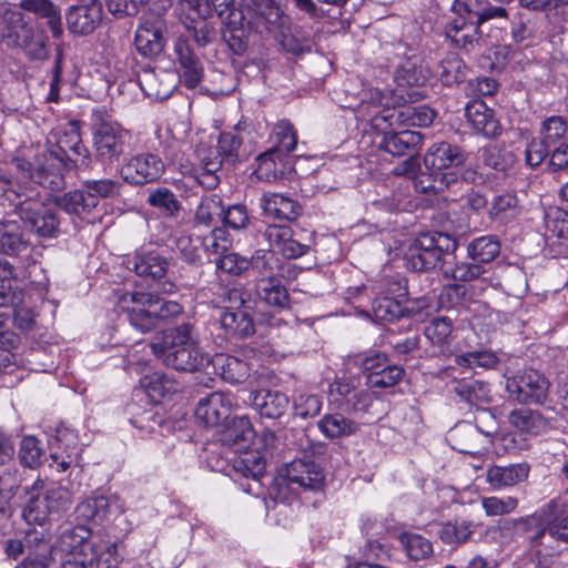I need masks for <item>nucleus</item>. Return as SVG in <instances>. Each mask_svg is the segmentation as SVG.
<instances>
[{
	"instance_id": "1",
	"label": "nucleus",
	"mask_w": 568,
	"mask_h": 568,
	"mask_svg": "<svg viewBox=\"0 0 568 568\" xmlns=\"http://www.w3.org/2000/svg\"><path fill=\"white\" fill-rule=\"evenodd\" d=\"M16 161L23 178L36 181L47 190L59 191L65 186L67 173L91 169L92 154L79 130L71 129L59 134L55 143H48L43 152Z\"/></svg>"
},
{
	"instance_id": "2",
	"label": "nucleus",
	"mask_w": 568,
	"mask_h": 568,
	"mask_svg": "<svg viewBox=\"0 0 568 568\" xmlns=\"http://www.w3.org/2000/svg\"><path fill=\"white\" fill-rule=\"evenodd\" d=\"M432 307L427 296L410 298L408 281L405 277L386 281L372 301V316L375 323H394L404 318L415 320Z\"/></svg>"
},
{
	"instance_id": "3",
	"label": "nucleus",
	"mask_w": 568,
	"mask_h": 568,
	"mask_svg": "<svg viewBox=\"0 0 568 568\" xmlns=\"http://www.w3.org/2000/svg\"><path fill=\"white\" fill-rule=\"evenodd\" d=\"M90 121L95 161L103 166H113L125 161L131 146V132L113 120L104 106L94 108Z\"/></svg>"
},
{
	"instance_id": "4",
	"label": "nucleus",
	"mask_w": 568,
	"mask_h": 568,
	"mask_svg": "<svg viewBox=\"0 0 568 568\" xmlns=\"http://www.w3.org/2000/svg\"><path fill=\"white\" fill-rule=\"evenodd\" d=\"M43 489L44 481L40 477L26 487L29 498L22 510V518L28 525L45 526L60 519L72 506V494L68 488L54 485L44 491Z\"/></svg>"
},
{
	"instance_id": "5",
	"label": "nucleus",
	"mask_w": 568,
	"mask_h": 568,
	"mask_svg": "<svg viewBox=\"0 0 568 568\" xmlns=\"http://www.w3.org/2000/svg\"><path fill=\"white\" fill-rule=\"evenodd\" d=\"M369 123L375 135L374 142L378 149L393 156H409L404 162L403 173L413 172V156L418 154L422 149L424 134L403 126L399 128L396 122L379 112L371 119Z\"/></svg>"
},
{
	"instance_id": "6",
	"label": "nucleus",
	"mask_w": 568,
	"mask_h": 568,
	"mask_svg": "<svg viewBox=\"0 0 568 568\" xmlns=\"http://www.w3.org/2000/svg\"><path fill=\"white\" fill-rule=\"evenodd\" d=\"M32 184L19 199L20 203H16L10 211L17 212L23 226L38 237H57L60 224L58 212L41 199L40 187H44L38 183Z\"/></svg>"
},
{
	"instance_id": "7",
	"label": "nucleus",
	"mask_w": 568,
	"mask_h": 568,
	"mask_svg": "<svg viewBox=\"0 0 568 568\" xmlns=\"http://www.w3.org/2000/svg\"><path fill=\"white\" fill-rule=\"evenodd\" d=\"M457 241L442 232L422 233L409 245L404 261L407 270L429 272L442 266L444 255L457 248Z\"/></svg>"
},
{
	"instance_id": "8",
	"label": "nucleus",
	"mask_w": 568,
	"mask_h": 568,
	"mask_svg": "<svg viewBox=\"0 0 568 568\" xmlns=\"http://www.w3.org/2000/svg\"><path fill=\"white\" fill-rule=\"evenodd\" d=\"M465 160V154L458 145L445 141L434 143L424 156V164L430 171L429 175L434 176V183L424 184V180H420L422 191L437 193L443 186H449L457 180L456 173H444L443 170L457 168Z\"/></svg>"
},
{
	"instance_id": "9",
	"label": "nucleus",
	"mask_w": 568,
	"mask_h": 568,
	"mask_svg": "<svg viewBox=\"0 0 568 568\" xmlns=\"http://www.w3.org/2000/svg\"><path fill=\"white\" fill-rule=\"evenodd\" d=\"M229 304L220 311V327L226 339L244 341L256 333L254 310L241 293L231 290L227 293Z\"/></svg>"
},
{
	"instance_id": "10",
	"label": "nucleus",
	"mask_w": 568,
	"mask_h": 568,
	"mask_svg": "<svg viewBox=\"0 0 568 568\" xmlns=\"http://www.w3.org/2000/svg\"><path fill=\"white\" fill-rule=\"evenodd\" d=\"M126 264L128 268H132L138 276L143 277L150 285H155L160 293H175L178 288L175 283L165 280L169 260L159 248L142 246L126 260Z\"/></svg>"
},
{
	"instance_id": "11",
	"label": "nucleus",
	"mask_w": 568,
	"mask_h": 568,
	"mask_svg": "<svg viewBox=\"0 0 568 568\" xmlns=\"http://www.w3.org/2000/svg\"><path fill=\"white\" fill-rule=\"evenodd\" d=\"M3 38L9 45L21 48L32 60L47 57V37L42 32H36L21 12L12 11L7 14Z\"/></svg>"
},
{
	"instance_id": "12",
	"label": "nucleus",
	"mask_w": 568,
	"mask_h": 568,
	"mask_svg": "<svg viewBox=\"0 0 568 568\" xmlns=\"http://www.w3.org/2000/svg\"><path fill=\"white\" fill-rule=\"evenodd\" d=\"M554 504H544L532 514L519 517V540L527 542L528 548L536 550L538 554L552 556L557 552L556 547L545 542V538L549 537L550 516Z\"/></svg>"
},
{
	"instance_id": "13",
	"label": "nucleus",
	"mask_w": 568,
	"mask_h": 568,
	"mask_svg": "<svg viewBox=\"0 0 568 568\" xmlns=\"http://www.w3.org/2000/svg\"><path fill=\"white\" fill-rule=\"evenodd\" d=\"M507 388L521 405L545 406L549 398L550 382L539 371L527 368L516 375Z\"/></svg>"
},
{
	"instance_id": "14",
	"label": "nucleus",
	"mask_w": 568,
	"mask_h": 568,
	"mask_svg": "<svg viewBox=\"0 0 568 568\" xmlns=\"http://www.w3.org/2000/svg\"><path fill=\"white\" fill-rule=\"evenodd\" d=\"M359 367L369 388L394 387L405 375V368L392 363L388 355L382 352H372L365 355Z\"/></svg>"
},
{
	"instance_id": "15",
	"label": "nucleus",
	"mask_w": 568,
	"mask_h": 568,
	"mask_svg": "<svg viewBox=\"0 0 568 568\" xmlns=\"http://www.w3.org/2000/svg\"><path fill=\"white\" fill-rule=\"evenodd\" d=\"M119 172L123 182L142 186L159 181L165 172V165L159 154L146 151L125 160Z\"/></svg>"
},
{
	"instance_id": "16",
	"label": "nucleus",
	"mask_w": 568,
	"mask_h": 568,
	"mask_svg": "<svg viewBox=\"0 0 568 568\" xmlns=\"http://www.w3.org/2000/svg\"><path fill=\"white\" fill-rule=\"evenodd\" d=\"M263 236L268 243L270 251L285 260L300 258L311 251L310 241H305L302 233L295 232L288 224H267Z\"/></svg>"
},
{
	"instance_id": "17",
	"label": "nucleus",
	"mask_w": 568,
	"mask_h": 568,
	"mask_svg": "<svg viewBox=\"0 0 568 568\" xmlns=\"http://www.w3.org/2000/svg\"><path fill=\"white\" fill-rule=\"evenodd\" d=\"M173 63L186 89L194 90L201 84L205 74L204 64L189 38L180 36L174 41Z\"/></svg>"
},
{
	"instance_id": "18",
	"label": "nucleus",
	"mask_w": 568,
	"mask_h": 568,
	"mask_svg": "<svg viewBox=\"0 0 568 568\" xmlns=\"http://www.w3.org/2000/svg\"><path fill=\"white\" fill-rule=\"evenodd\" d=\"M240 19L246 20L251 29L263 33L281 31L286 17L274 0H245Z\"/></svg>"
},
{
	"instance_id": "19",
	"label": "nucleus",
	"mask_w": 568,
	"mask_h": 568,
	"mask_svg": "<svg viewBox=\"0 0 568 568\" xmlns=\"http://www.w3.org/2000/svg\"><path fill=\"white\" fill-rule=\"evenodd\" d=\"M34 246L31 244L23 224L17 220L0 221V253L14 257L22 267L36 263Z\"/></svg>"
},
{
	"instance_id": "20",
	"label": "nucleus",
	"mask_w": 568,
	"mask_h": 568,
	"mask_svg": "<svg viewBox=\"0 0 568 568\" xmlns=\"http://www.w3.org/2000/svg\"><path fill=\"white\" fill-rule=\"evenodd\" d=\"M103 13V4L100 0H83L71 4L64 13L67 28L73 36H89L102 23Z\"/></svg>"
},
{
	"instance_id": "21",
	"label": "nucleus",
	"mask_w": 568,
	"mask_h": 568,
	"mask_svg": "<svg viewBox=\"0 0 568 568\" xmlns=\"http://www.w3.org/2000/svg\"><path fill=\"white\" fill-rule=\"evenodd\" d=\"M164 31L165 23L162 19L142 17L134 37L138 53L148 59L160 55L166 43Z\"/></svg>"
},
{
	"instance_id": "22",
	"label": "nucleus",
	"mask_w": 568,
	"mask_h": 568,
	"mask_svg": "<svg viewBox=\"0 0 568 568\" xmlns=\"http://www.w3.org/2000/svg\"><path fill=\"white\" fill-rule=\"evenodd\" d=\"M50 444V467L58 473H65L77 460L79 436L74 429L61 424L55 428V435Z\"/></svg>"
},
{
	"instance_id": "23",
	"label": "nucleus",
	"mask_w": 568,
	"mask_h": 568,
	"mask_svg": "<svg viewBox=\"0 0 568 568\" xmlns=\"http://www.w3.org/2000/svg\"><path fill=\"white\" fill-rule=\"evenodd\" d=\"M26 558L18 568H47L52 558V544L50 529L45 526L26 530Z\"/></svg>"
},
{
	"instance_id": "24",
	"label": "nucleus",
	"mask_w": 568,
	"mask_h": 568,
	"mask_svg": "<svg viewBox=\"0 0 568 568\" xmlns=\"http://www.w3.org/2000/svg\"><path fill=\"white\" fill-rule=\"evenodd\" d=\"M465 116L475 133L485 139L494 140L503 134L504 128L496 116L495 110L481 99H473L467 102Z\"/></svg>"
},
{
	"instance_id": "25",
	"label": "nucleus",
	"mask_w": 568,
	"mask_h": 568,
	"mask_svg": "<svg viewBox=\"0 0 568 568\" xmlns=\"http://www.w3.org/2000/svg\"><path fill=\"white\" fill-rule=\"evenodd\" d=\"M508 422L519 433L529 436H539L557 429L559 418L556 414L547 416L537 409L519 407L510 410Z\"/></svg>"
},
{
	"instance_id": "26",
	"label": "nucleus",
	"mask_w": 568,
	"mask_h": 568,
	"mask_svg": "<svg viewBox=\"0 0 568 568\" xmlns=\"http://www.w3.org/2000/svg\"><path fill=\"white\" fill-rule=\"evenodd\" d=\"M162 364L178 372L193 373L201 371L211 363L207 354L203 353L199 343L191 346L172 349H165L153 353Z\"/></svg>"
},
{
	"instance_id": "27",
	"label": "nucleus",
	"mask_w": 568,
	"mask_h": 568,
	"mask_svg": "<svg viewBox=\"0 0 568 568\" xmlns=\"http://www.w3.org/2000/svg\"><path fill=\"white\" fill-rule=\"evenodd\" d=\"M232 404V394L213 392L199 400L195 418L204 426H217L229 419Z\"/></svg>"
},
{
	"instance_id": "28",
	"label": "nucleus",
	"mask_w": 568,
	"mask_h": 568,
	"mask_svg": "<svg viewBox=\"0 0 568 568\" xmlns=\"http://www.w3.org/2000/svg\"><path fill=\"white\" fill-rule=\"evenodd\" d=\"M286 479L290 485H297L304 490L322 491L325 473L314 460L294 459L286 466Z\"/></svg>"
},
{
	"instance_id": "29",
	"label": "nucleus",
	"mask_w": 568,
	"mask_h": 568,
	"mask_svg": "<svg viewBox=\"0 0 568 568\" xmlns=\"http://www.w3.org/2000/svg\"><path fill=\"white\" fill-rule=\"evenodd\" d=\"M133 306L128 308L130 324L142 333L153 331L156 325L155 311L156 294L150 292H133L130 294Z\"/></svg>"
},
{
	"instance_id": "30",
	"label": "nucleus",
	"mask_w": 568,
	"mask_h": 568,
	"mask_svg": "<svg viewBox=\"0 0 568 568\" xmlns=\"http://www.w3.org/2000/svg\"><path fill=\"white\" fill-rule=\"evenodd\" d=\"M452 10L458 17L480 27L491 19L508 17L504 7L494 6L489 0H454Z\"/></svg>"
},
{
	"instance_id": "31",
	"label": "nucleus",
	"mask_w": 568,
	"mask_h": 568,
	"mask_svg": "<svg viewBox=\"0 0 568 568\" xmlns=\"http://www.w3.org/2000/svg\"><path fill=\"white\" fill-rule=\"evenodd\" d=\"M100 200L97 194L85 190H73L58 197L57 204L68 214L78 216L85 223H94L97 215L93 213Z\"/></svg>"
},
{
	"instance_id": "32",
	"label": "nucleus",
	"mask_w": 568,
	"mask_h": 568,
	"mask_svg": "<svg viewBox=\"0 0 568 568\" xmlns=\"http://www.w3.org/2000/svg\"><path fill=\"white\" fill-rule=\"evenodd\" d=\"M379 113L396 122L399 128L405 129L413 126L427 128L433 124L437 116V112L426 104H408L398 109H385Z\"/></svg>"
},
{
	"instance_id": "33",
	"label": "nucleus",
	"mask_w": 568,
	"mask_h": 568,
	"mask_svg": "<svg viewBox=\"0 0 568 568\" xmlns=\"http://www.w3.org/2000/svg\"><path fill=\"white\" fill-rule=\"evenodd\" d=\"M17 159H26L24 156H13L12 164L17 171V178L13 181L11 179L10 173L7 171L4 165L0 163V205L6 206L8 204V210L10 211L16 203H20L19 199L23 196L27 191V187L33 185L32 183H37L30 179L23 178L22 170H20L17 165Z\"/></svg>"
},
{
	"instance_id": "34",
	"label": "nucleus",
	"mask_w": 568,
	"mask_h": 568,
	"mask_svg": "<svg viewBox=\"0 0 568 568\" xmlns=\"http://www.w3.org/2000/svg\"><path fill=\"white\" fill-rule=\"evenodd\" d=\"M261 206L266 216L278 221L294 222L303 214V205L282 193H265Z\"/></svg>"
},
{
	"instance_id": "35",
	"label": "nucleus",
	"mask_w": 568,
	"mask_h": 568,
	"mask_svg": "<svg viewBox=\"0 0 568 568\" xmlns=\"http://www.w3.org/2000/svg\"><path fill=\"white\" fill-rule=\"evenodd\" d=\"M252 405L261 417L277 419L282 417L290 405L288 396L278 389L261 388L252 394Z\"/></svg>"
},
{
	"instance_id": "36",
	"label": "nucleus",
	"mask_w": 568,
	"mask_h": 568,
	"mask_svg": "<svg viewBox=\"0 0 568 568\" xmlns=\"http://www.w3.org/2000/svg\"><path fill=\"white\" fill-rule=\"evenodd\" d=\"M224 423V429L221 434V440L224 445L235 447L236 450L246 449L251 446L255 437V430L247 416H229V419Z\"/></svg>"
},
{
	"instance_id": "37",
	"label": "nucleus",
	"mask_w": 568,
	"mask_h": 568,
	"mask_svg": "<svg viewBox=\"0 0 568 568\" xmlns=\"http://www.w3.org/2000/svg\"><path fill=\"white\" fill-rule=\"evenodd\" d=\"M19 7L32 13L38 20H44L54 39L63 36L62 16L59 6L51 0H20Z\"/></svg>"
},
{
	"instance_id": "38",
	"label": "nucleus",
	"mask_w": 568,
	"mask_h": 568,
	"mask_svg": "<svg viewBox=\"0 0 568 568\" xmlns=\"http://www.w3.org/2000/svg\"><path fill=\"white\" fill-rule=\"evenodd\" d=\"M140 385L148 397L155 404L165 398H171L180 390L179 381L169 373L155 371L144 375L140 379Z\"/></svg>"
},
{
	"instance_id": "39",
	"label": "nucleus",
	"mask_w": 568,
	"mask_h": 568,
	"mask_svg": "<svg viewBox=\"0 0 568 568\" xmlns=\"http://www.w3.org/2000/svg\"><path fill=\"white\" fill-rule=\"evenodd\" d=\"M212 365L215 373L231 385L243 384L251 376V364L237 356L219 354L212 359Z\"/></svg>"
},
{
	"instance_id": "40",
	"label": "nucleus",
	"mask_w": 568,
	"mask_h": 568,
	"mask_svg": "<svg viewBox=\"0 0 568 568\" xmlns=\"http://www.w3.org/2000/svg\"><path fill=\"white\" fill-rule=\"evenodd\" d=\"M523 212L520 201L515 192L506 191L494 195L488 210V217L499 225L515 222Z\"/></svg>"
},
{
	"instance_id": "41",
	"label": "nucleus",
	"mask_w": 568,
	"mask_h": 568,
	"mask_svg": "<svg viewBox=\"0 0 568 568\" xmlns=\"http://www.w3.org/2000/svg\"><path fill=\"white\" fill-rule=\"evenodd\" d=\"M480 26L457 17L446 22L444 31L455 48L470 50L479 40Z\"/></svg>"
},
{
	"instance_id": "42",
	"label": "nucleus",
	"mask_w": 568,
	"mask_h": 568,
	"mask_svg": "<svg viewBox=\"0 0 568 568\" xmlns=\"http://www.w3.org/2000/svg\"><path fill=\"white\" fill-rule=\"evenodd\" d=\"M454 392L469 405L478 406L491 402L489 384L473 376L455 379Z\"/></svg>"
},
{
	"instance_id": "43",
	"label": "nucleus",
	"mask_w": 568,
	"mask_h": 568,
	"mask_svg": "<svg viewBox=\"0 0 568 568\" xmlns=\"http://www.w3.org/2000/svg\"><path fill=\"white\" fill-rule=\"evenodd\" d=\"M468 68L456 53L446 54L435 67L434 73L443 85L454 87L466 80Z\"/></svg>"
},
{
	"instance_id": "44",
	"label": "nucleus",
	"mask_w": 568,
	"mask_h": 568,
	"mask_svg": "<svg viewBox=\"0 0 568 568\" xmlns=\"http://www.w3.org/2000/svg\"><path fill=\"white\" fill-rule=\"evenodd\" d=\"M284 155L277 150H267L256 156L253 175L264 182H274L282 179L285 173Z\"/></svg>"
},
{
	"instance_id": "45",
	"label": "nucleus",
	"mask_w": 568,
	"mask_h": 568,
	"mask_svg": "<svg viewBox=\"0 0 568 568\" xmlns=\"http://www.w3.org/2000/svg\"><path fill=\"white\" fill-rule=\"evenodd\" d=\"M194 326L190 323H182L174 327L166 328L162 332L160 342L152 344V352L165 349H176L196 344L197 341L193 335Z\"/></svg>"
},
{
	"instance_id": "46",
	"label": "nucleus",
	"mask_w": 568,
	"mask_h": 568,
	"mask_svg": "<svg viewBox=\"0 0 568 568\" xmlns=\"http://www.w3.org/2000/svg\"><path fill=\"white\" fill-rule=\"evenodd\" d=\"M321 434L327 439L348 437L357 433L358 424L341 413L325 414L318 422Z\"/></svg>"
},
{
	"instance_id": "47",
	"label": "nucleus",
	"mask_w": 568,
	"mask_h": 568,
	"mask_svg": "<svg viewBox=\"0 0 568 568\" xmlns=\"http://www.w3.org/2000/svg\"><path fill=\"white\" fill-rule=\"evenodd\" d=\"M501 243L497 235L487 234L473 239L467 245V256L474 262L487 264L499 256Z\"/></svg>"
},
{
	"instance_id": "48",
	"label": "nucleus",
	"mask_w": 568,
	"mask_h": 568,
	"mask_svg": "<svg viewBox=\"0 0 568 568\" xmlns=\"http://www.w3.org/2000/svg\"><path fill=\"white\" fill-rule=\"evenodd\" d=\"M256 292L267 305L285 308L290 303V294L283 281L277 276L261 278L256 284Z\"/></svg>"
},
{
	"instance_id": "49",
	"label": "nucleus",
	"mask_w": 568,
	"mask_h": 568,
	"mask_svg": "<svg viewBox=\"0 0 568 568\" xmlns=\"http://www.w3.org/2000/svg\"><path fill=\"white\" fill-rule=\"evenodd\" d=\"M453 332V321L447 316L434 317L425 327V336L432 345L439 347L444 356L453 355L450 349V336Z\"/></svg>"
},
{
	"instance_id": "50",
	"label": "nucleus",
	"mask_w": 568,
	"mask_h": 568,
	"mask_svg": "<svg viewBox=\"0 0 568 568\" xmlns=\"http://www.w3.org/2000/svg\"><path fill=\"white\" fill-rule=\"evenodd\" d=\"M530 467L527 463L495 465L488 469L487 478L496 486H514L527 479Z\"/></svg>"
},
{
	"instance_id": "51",
	"label": "nucleus",
	"mask_w": 568,
	"mask_h": 568,
	"mask_svg": "<svg viewBox=\"0 0 568 568\" xmlns=\"http://www.w3.org/2000/svg\"><path fill=\"white\" fill-rule=\"evenodd\" d=\"M477 527L470 520H448L440 525L438 536L445 545L459 546L470 540Z\"/></svg>"
},
{
	"instance_id": "52",
	"label": "nucleus",
	"mask_w": 568,
	"mask_h": 568,
	"mask_svg": "<svg viewBox=\"0 0 568 568\" xmlns=\"http://www.w3.org/2000/svg\"><path fill=\"white\" fill-rule=\"evenodd\" d=\"M398 541L410 560H425L434 555L433 542L420 534L403 531Z\"/></svg>"
},
{
	"instance_id": "53",
	"label": "nucleus",
	"mask_w": 568,
	"mask_h": 568,
	"mask_svg": "<svg viewBox=\"0 0 568 568\" xmlns=\"http://www.w3.org/2000/svg\"><path fill=\"white\" fill-rule=\"evenodd\" d=\"M130 409V424L141 433L151 434L160 428L164 422L163 415L159 413L156 406L140 407L133 404Z\"/></svg>"
},
{
	"instance_id": "54",
	"label": "nucleus",
	"mask_w": 568,
	"mask_h": 568,
	"mask_svg": "<svg viewBox=\"0 0 568 568\" xmlns=\"http://www.w3.org/2000/svg\"><path fill=\"white\" fill-rule=\"evenodd\" d=\"M146 203L156 210H159L165 217H178L182 204L179 201L176 194L165 186H159L149 192Z\"/></svg>"
},
{
	"instance_id": "55",
	"label": "nucleus",
	"mask_w": 568,
	"mask_h": 568,
	"mask_svg": "<svg viewBox=\"0 0 568 568\" xmlns=\"http://www.w3.org/2000/svg\"><path fill=\"white\" fill-rule=\"evenodd\" d=\"M272 136L274 146L270 150H277V153L284 156H287L297 146V131L288 119L278 120L274 124Z\"/></svg>"
},
{
	"instance_id": "56",
	"label": "nucleus",
	"mask_w": 568,
	"mask_h": 568,
	"mask_svg": "<svg viewBox=\"0 0 568 568\" xmlns=\"http://www.w3.org/2000/svg\"><path fill=\"white\" fill-rule=\"evenodd\" d=\"M394 81L398 87H418L424 83L419 58L405 57L400 60L394 72Z\"/></svg>"
},
{
	"instance_id": "57",
	"label": "nucleus",
	"mask_w": 568,
	"mask_h": 568,
	"mask_svg": "<svg viewBox=\"0 0 568 568\" xmlns=\"http://www.w3.org/2000/svg\"><path fill=\"white\" fill-rule=\"evenodd\" d=\"M239 124L234 126L233 131H223L217 139V156L224 163L235 165L240 162V150L243 144V139L236 132Z\"/></svg>"
},
{
	"instance_id": "58",
	"label": "nucleus",
	"mask_w": 568,
	"mask_h": 568,
	"mask_svg": "<svg viewBox=\"0 0 568 568\" xmlns=\"http://www.w3.org/2000/svg\"><path fill=\"white\" fill-rule=\"evenodd\" d=\"M44 448L40 439L26 435L20 440L18 458L21 466L38 469L43 463Z\"/></svg>"
},
{
	"instance_id": "59",
	"label": "nucleus",
	"mask_w": 568,
	"mask_h": 568,
	"mask_svg": "<svg viewBox=\"0 0 568 568\" xmlns=\"http://www.w3.org/2000/svg\"><path fill=\"white\" fill-rule=\"evenodd\" d=\"M109 511V499L102 495L85 498L75 508L78 518L95 524L102 523Z\"/></svg>"
},
{
	"instance_id": "60",
	"label": "nucleus",
	"mask_w": 568,
	"mask_h": 568,
	"mask_svg": "<svg viewBox=\"0 0 568 568\" xmlns=\"http://www.w3.org/2000/svg\"><path fill=\"white\" fill-rule=\"evenodd\" d=\"M223 206L224 201L222 196L216 193L202 196L195 210L196 223L210 226L216 221H221Z\"/></svg>"
},
{
	"instance_id": "61",
	"label": "nucleus",
	"mask_w": 568,
	"mask_h": 568,
	"mask_svg": "<svg viewBox=\"0 0 568 568\" xmlns=\"http://www.w3.org/2000/svg\"><path fill=\"white\" fill-rule=\"evenodd\" d=\"M222 227L242 231L251 224V215L244 203H224L221 216Z\"/></svg>"
},
{
	"instance_id": "62",
	"label": "nucleus",
	"mask_w": 568,
	"mask_h": 568,
	"mask_svg": "<svg viewBox=\"0 0 568 568\" xmlns=\"http://www.w3.org/2000/svg\"><path fill=\"white\" fill-rule=\"evenodd\" d=\"M567 130L568 123L565 118L550 115L540 123L539 136L551 148L566 143Z\"/></svg>"
},
{
	"instance_id": "63",
	"label": "nucleus",
	"mask_w": 568,
	"mask_h": 568,
	"mask_svg": "<svg viewBox=\"0 0 568 568\" xmlns=\"http://www.w3.org/2000/svg\"><path fill=\"white\" fill-rule=\"evenodd\" d=\"M233 469L244 478L258 481L265 474L266 462L255 453H248L233 460Z\"/></svg>"
},
{
	"instance_id": "64",
	"label": "nucleus",
	"mask_w": 568,
	"mask_h": 568,
	"mask_svg": "<svg viewBox=\"0 0 568 568\" xmlns=\"http://www.w3.org/2000/svg\"><path fill=\"white\" fill-rule=\"evenodd\" d=\"M521 7L545 12L558 22H568V0H519Z\"/></svg>"
}]
</instances>
